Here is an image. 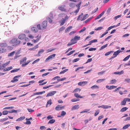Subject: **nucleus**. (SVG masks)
Segmentation results:
<instances>
[{
    "label": "nucleus",
    "mask_w": 130,
    "mask_h": 130,
    "mask_svg": "<svg viewBox=\"0 0 130 130\" xmlns=\"http://www.w3.org/2000/svg\"><path fill=\"white\" fill-rule=\"evenodd\" d=\"M27 59V58L26 57L23 58L20 61V64H22L23 62L25 61Z\"/></svg>",
    "instance_id": "5701e85b"
},
{
    "label": "nucleus",
    "mask_w": 130,
    "mask_h": 130,
    "mask_svg": "<svg viewBox=\"0 0 130 130\" xmlns=\"http://www.w3.org/2000/svg\"><path fill=\"white\" fill-rule=\"evenodd\" d=\"M66 114V112H65L64 111H63L61 112V116H64Z\"/></svg>",
    "instance_id": "6e6d98bb"
},
{
    "label": "nucleus",
    "mask_w": 130,
    "mask_h": 130,
    "mask_svg": "<svg viewBox=\"0 0 130 130\" xmlns=\"http://www.w3.org/2000/svg\"><path fill=\"white\" fill-rule=\"evenodd\" d=\"M79 108L78 105H75L74 106H73L72 108V110H75L76 109H77Z\"/></svg>",
    "instance_id": "f3484780"
},
{
    "label": "nucleus",
    "mask_w": 130,
    "mask_h": 130,
    "mask_svg": "<svg viewBox=\"0 0 130 130\" xmlns=\"http://www.w3.org/2000/svg\"><path fill=\"white\" fill-rule=\"evenodd\" d=\"M8 113V111L7 110H4L3 112V114L4 115H7Z\"/></svg>",
    "instance_id": "603ef678"
},
{
    "label": "nucleus",
    "mask_w": 130,
    "mask_h": 130,
    "mask_svg": "<svg viewBox=\"0 0 130 130\" xmlns=\"http://www.w3.org/2000/svg\"><path fill=\"white\" fill-rule=\"evenodd\" d=\"M66 79V77H64L63 78L60 79H57V80L58 81H63L65 80Z\"/></svg>",
    "instance_id": "69168bd1"
},
{
    "label": "nucleus",
    "mask_w": 130,
    "mask_h": 130,
    "mask_svg": "<svg viewBox=\"0 0 130 130\" xmlns=\"http://www.w3.org/2000/svg\"><path fill=\"white\" fill-rule=\"evenodd\" d=\"M75 4L73 3H71L70 4V7L72 8H73L75 6Z\"/></svg>",
    "instance_id": "2f4dec72"
},
{
    "label": "nucleus",
    "mask_w": 130,
    "mask_h": 130,
    "mask_svg": "<svg viewBox=\"0 0 130 130\" xmlns=\"http://www.w3.org/2000/svg\"><path fill=\"white\" fill-rule=\"evenodd\" d=\"M121 15H119L116 16L114 17V19L115 20H116L118 18H119L121 17Z\"/></svg>",
    "instance_id": "e2e57ef3"
},
{
    "label": "nucleus",
    "mask_w": 130,
    "mask_h": 130,
    "mask_svg": "<svg viewBox=\"0 0 130 130\" xmlns=\"http://www.w3.org/2000/svg\"><path fill=\"white\" fill-rule=\"evenodd\" d=\"M56 49L55 48L49 49L47 50V52H52Z\"/></svg>",
    "instance_id": "de8ad7c7"
},
{
    "label": "nucleus",
    "mask_w": 130,
    "mask_h": 130,
    "mask_svg": "<svg viewBox=\"0 0 130 130\" xmlns=\"http://www.w3.org/2000/svg\"><path fill=\"white\" fill-rule=\"evenodd\" d=\"M104 11H103L101 14H100L96 17V18L95 19V20H96L100 18L104 14Z\"/></svg>",
    "instance_id": "4468645a"
},
{
    "label": "nucleus",
    "mask_w": 130,
    "mask_h": 130,
    "mask_svg": "<svg viewBox=\"0 0 130 130\" xmlns=\"http://www.w3.org/2000/svg\"><path fill=\"white\" fill-rule=\"evenodd\" d=\"M130 57V55H128L126 57H125L123 60V61H126L128 60Z\"/></svg>",
    "instance_id": "c03bdc74"
},
{
    "label": "nucleus",
    "mask_w": 130,
    "mask_h": 130,
    "mask_svg": "<svg viewBox=\"0 0 130 130\" xmlns=\"http://www.w3.org/2000/svg\"><path fill=\"white\" fill-rule=\"evenodd\" d=\"M68 69H66L65 70H63V71L60 72L59 73V74H63L64 73H65V72H67V71H68Z\"/></svg>",
    "instance_id": "58836bf2"
},
{
    "label": "nucleus",
    "mask_w": 130,
    "mask_h": 130,
    "mask_svg": "<svg viewBox=\"0 0 130 130\" xmlns=\"http://www.w3.org/2000/svg\"><path fill=\"white\" fill-rule=\"evenodd\" d=\"M117 81L116 79H112L111 81H110V83L112 84H114L116 83Z\"/></svg>",
    "instance_id": "ea45409f"
},
{
    "label": "nucleus",
    "mask_w": 130,
    "mask_h": 130,
    "mask_svg": "<svg viewBox=\"0 0 130 130\" xmlns=\"http://www.w3.org/2000/svg\"><path fill=\"white\" fill-rule=\"evenodd\" d=\"M8 119V118L7 117H6L5 118L1 119L0 120V121L3 122L7 120Z\"/></svg>",
    "instance_id": "79ce46f5"
},
{
    "label": "nucleus",
    "mask_w": 130,
    "mask_h": 130,
    "mask_svg": "<svg viewBox=\"0 0 130 130\" xmlns=\"http://www.w3.org/2000/svg\"><path fill=\"white\" fill-rule=\"evenodd\" d=\"M72 26H70L67 28L65 30V33H67V32L69 31L70 29H72Z\"/></svg>",
    "instance_id": "412c9836"
},
{
    "label": "nucleus",
    "mask_w": 130,
    "mask_h": 130,
    "mask_svg": "<svg viewBox=\"0 0 130 130\" xmlns=\"http://www.w3.org/2000/svg\"><path fill=\"white\" fill-rule=\"evenodd\" d=\"M52 104V102L51 101V99H50L47 101L46 106V107H47V106L49 104L50 105H51Z\"/></svg>",
    "instance_id": "7c9ffc66"
},
{
    "label": "nucleus",
    "mask_w": 130,
    "mask_h": 130,
    "mask_svg": "<svg viewBox=\"0 0 130 130\" xmlns=\"http://www.w3.org/2000/svg\"><path fill=\"white\" fill-rule=\"evenodd\" d=\"M66 21L63 18H62V20H61V23L60 24V26H61L64 24V23Z\"/></svg>",
    "instance_id": "cd10ccee"
},
{
    "label": "nucleus",
    "mask_w": 130,
    "mask_h": 130,
    "mask_svg": "<svg viewBox=\"0 0 130 130\" xmlns=\"http://www.w3.org/2000/svg\"><path fill=\"white\" fill-rule=\"evenodd\" d=\"M81 89L79 88H77L75 89L74 91L73 92H80V91Z\"/></svg>",
    "instance_id": "4c0bfd02"
},
{
    "label": "nucleus",
    "mask_w": 130,
    "mask_h": 130,
    "mask_svg": "<svg viewBox=\"0 0 130 130\" xmlns=\"http://www.w3.org/2000/svg\"><path fill=\"white\" fill-rule=\"evenodd\" d=\"M107 45H108V44H106L105 45H103V46H102L101 47L100 50H102V49L105 48V47H106L107 46Z\"/></svg>",
    "instance_id": "37998d69"
},
{
    "label": "nucleus",
    "mask_w": 130,
    "mask_h": 130,
    "mask_svg": "<svg viewBox=\"0 0 130 130\" xmlns=\"http://www.w3.org/2000/svg\"><path fill=\"white\" fill-rule=\"evenodd\" d=\"M86 29V28L85 27H83V28L81 30H80L79 31V33H81V32L84 31Z\"/></svg>",
    "instance_id": "13d9d810"
},
{
    "label": "nucleus",
    "mask_w": 130,
    "mask_h": 130,
    "mask_svg": "<svg viewBox=\"0 0 130 130\" xmlns=\"http://www.w3.org/2000/svg\"><path fill=\"white\" fill-rule=\"evenodd\" d=\"M126 101L125 98H124L123 100L122 101L121 103V105H124L126 104Z\"/></svg>",
    "instance_id": "dca6fc26"
},
{
    "label": "nucleus",
    "mask_w": 130,
    "mask_h": 130,
    "mask_svg": "<svg viewBox=\"0 0 130 130\" xmlns=\"http://www.w3.org/2000/svg\"><path fill=\"white\" fill-rule=\"evenodd\" d=\"M37 27L38 30H40L42 29V27H41L40 25L38 24L37 25Z\"/></svg>",
    "instance_id": "09e8293b"
},
{
    "label": "nucleus",
    "mask_w": 130,
    "mask_h": 130,
    "mask_svg": "<svg viewBox=\"0 0 130 130\" xmlns=\"http://www.w3.org/2000/svg\"><path fill=\"white\" fill-rule=\"evenodd\" d=\"M25 118V117L24 116H22L20 118L16 120V121H22Z\"/></svg>",
    "instance_id": "a211bd4d"
},
{
    "label": "nucleus",
    "mask_w": 130,
    "mask_h": 130,
    "mask_svg": "<svg viewBox=\"0 0 130 130\" xmlns=\"http://www.w3.org/2000/svg\"><path fill=\"white\" fill-rule=\"evenodd\" d=\"M100 111V110H97L95 111V113L94 115L96 116H97L99 113Z\"/></svg>",
    "instance_id": "a19ab883"
},
{
    "label": "nucleus",
    "mask_w": 130,
    "mask_h": 130,
    "mask_svg": "<svg viewBox=\"0 0 130 130\" xmlns=\"http://www.w3.org/2000/svg\"><path fill=\"white\" fill-rule=\"evenodd\" d=\"M124 73V71L123 70H122L120 72H115L114 74H118L119 75H121L122 74H123Z\"/></svg>",
    "instance_id": "2eb2a0df"
},
{
    "label": "nucleus",
    "mask_w": 130,
    "mask_h": 130,
    "mask_svg": "<svg viewBox=\"0 0 130 130\" xmlns=\"http://www.w3.org/2000/svg\"><path fill=\"white\" fill-rule=\"evenodd\" d=\"M15 53V51H13L10 53H9L8 55V56H13Z\"/></svg>",
    "instance_id": "f704fd0d"
},
{
    "label": "nucleus",
    "mask_w": 130,
    "mask_h": 130,
    "mask_svg": "<svg viewBox=\"0 0 130 130\" xmlns=\"http://www.w3.org/2000/svg\"><path fill=\"white\" fill-rule=\"evenodd\" d=\"M111 106H110L105 105H102V108L104 109H107L110 108Z\"/></svg>",
    "instance_id": "a878e982"
},
{
    "label": "nucleus",
    "mask_w": 130,
    "mask_h": 130,
    "mask_svg": "<svg viewBox=\"0 0 130 130\" xmlns=\"http://www.w3.org/2000/svg\"><path fill=\"white\" fill-rule=\"evenodd\" d=\"M10 63V61L7 62H6L2 64V67H3V68H5V67L8 64H9Z\"/></svg>",
    "instance_id": "4be33fe9"
},
{
    "label": "nucleus",
    "mask_w": 130,
    "mask_h": 130,
    "mask_svg": "<svg viewBox=\"0 0 130 130\" xmlns=\"http://www.w3.org/2000/svg\"><path fill=\"white\" fill-rule=\"evenodd\" d=\"M41 37V36H40L38 38L34 40L33 39V40L34 41V43H36V42H38L39 40L40 39Z\"/></svg>",
    "instance_id": "c9c22d12"
},
{
    "label": "nucleus",
    "mask_w": 130,
    "mask_h": 130,
    "mask_svg": "<svg viewBox=\"0 0 130 130\" xmlns=\"http://www.w3.org/2000/svg\"><path fill=\"white\" fill-rule=\"evenodd\" d=\"M96 50V48L91 47L89 49V51H95Z\"/></svg>",
    "instance_id": "0e129e2a"
},
{
    "label": "nucleus",
    "mask_w": 130,
    "mask_h": 130,
    "mask_svg": "<svg viewBox=\"0 0 130 130\" xmlns=\"http://www.w3.org/2000/svg\"><path fill=\"white\" fill-rule=\"evenodd\" d=\"M130 126V124H126L123 126L122 128L123 129H125L127 128Z\"/></svg>",
    "instance_id": "c85d7f7f"
},
{
    "label": "nucleus",
    "mask_w": 130,
    "mask_h": 130,
    "mask_svg": "<svg viewBox=\"0 0 130 130\" xmlns=\"http://www.w3.org/2000/svg\"><path fill=\"white\" fill-rule=\"evenodd\" d=\"M75 43V42L72 43V42H70L67 45L68 46H70L71 45L74 44Z\"/></svg>",
    "instance_id": "4d7b16f0"
},
{
    "label": "nucleus",
    "mask_w": 130,
    "mask_h": 130,
    "mask_svg": "<svg viewBox=\"0 0 130 130\" xmlns=\"http://www.w3.org/2000/svg\"><path fill=\"white\" fill-rule=\"evenodd\" d=\"M6 50L4 48H0V53H2L6 52Z\"/></svg>",
    "instance_id": "393cba45"
},
{
    "label": "nucleus",
    "mask_w": 130,
    "mask_h": 130,
    "mask_svg": "<svg viewBox=\"0 0 130 130\" xmlns=\"http://www.w3.org/2000/svg\"><path fill=\"white\" fill-rule=\"evenodd\" d=\"M117 86H110V88L109 89H110V90H111L112 89H114L117 88Z\"/></svg>",
    "instance_id": "338daca9"
},
{
    "label": "nucleus",
    "mask_w": 130,
    "mask_h": 130,
    "mask_svg": "<svg viewBox=\"0 0 130 130\" xmlns=\"http://www.w3.org/2000/svg\"><path fill=\"white\" fill-rule=\"evenodd\" d=\"M7 46V44L5 43H0V46L1 47H5Z\"/></svg>",
    "instance_id": "9b49d317"
},
{
    "label": "nucleus",
    "mask_w": 130,
    "mask_h": 130,
    "mask_svg": "<svg viewBox=\"0 0 130 130\" xmlns=\"http://www.w3.org/2000/svg\"><path fill=\"white\" fill-rule=\"evenodd\" d=\"M55 122V120L54 119H52L50 120L48 122V124H52Z\"/></svg>",
    "instance_id": "e433bc0d"
},
{
    "label": "nucleus",
    "mask_w": 130,
    "mask_h": 130,
    "mask_svg": "<svg viewBox=\"0 0 130 130\" xmlns=\"http://www.w3.org/2000/svg\"><path fill=\"white\" fill-rule=\"evenodd\" d=\"M26 35L23 34H22L18 36V38L21 40H22L24 39Z\"/></svg>",
    "instance_id": "6e6552de"
},
{
    "label": "nucleus",
    "mask_w": 130,
    "mask_h": 130,
    "mask_svg": "<svg viewBox=\"0 0 130 130\" xmlns=\"http://www.w3.org/2000/svg\"><path fill=\"white\" fill-rule=\"evenodd\" d=\"M103 28V27H98L95 29V30H100Z\"/></svg>",
    "instance_id": "864d4df0"
},
{
    "label": "nucleus",
    "mask_w": 130,
    "mask_h": 130,
    "mask_svg": "<svg viewBox=\"0 0 130 130\" xmlns=\"http://www.w3.org/2000/svg\"><path fill=\"white\" fill-rule=\"evenodd\" d=\"M66 6L65 5H62L59 6L58 7V9L60 10L63 11H66V9H65V7Z\"/></svg>",
    "instance_id": "7ed1b4c3"
},
{
    "label": "nucleus",
    "mask_w": 130,
    "mask_h": 130,
    "mask_svg": "<svg viewBox=\"0 0 130 130\" xmlns=\"http://www.w3.org/2000/svg\"><path fill=\"white\" fill-rule=\"evenodd\" d=\"M53 12L52 11L50 12V14L49 15V16L48 18H51L52 19H53Z\"/></svg>",
    "instance_id": "473e14b6"
},
{
    "label": "nucleus",
    "mask_w": 130,
    "mask_h": 130,
    "mask_svg": "<svg viewBox=\"0 0 130 130\" xmlns=\"http://www.w3.org/2000/svg\"><path fill=\"white\" fill-rule=\"evenodd\" d=\"M21 43V41L18 40L17 38H16L12 39L10 41V43L14 46H16L19 45Z\"/></svg>",
    "instance_id": "f257e3e1"
},
{
    "label": "nucleus",
    "mask_w": 130,
    "mask_h": 130,
    "mask_svg": "<svg viewBox=\"0 0 130 130\" xmlns=\"http://www.w3.org/2000/svg\"><path fill=\"white\" fill-rule=\"evenodd\" d=\"M113 52V51H109L106 53L105 55L106 56H108L110 55L111 53H112Z\"/></svg>",
    "instance_id": "49530a36"
},
{
    "label": "nucleus",
    "mask_w": 130,
    "mask_h": 130,
    "mask_svg": "<svg viewBox=\"0 0 130 130\" xmlns=\"http://www.w3.org/2000/svg\"><path fill=\"white\" fill-rule=\"evenodd\" d=\"M105 80V79H98L97 81L96 82L98 83H100L101 82L104 81Z\"/></svg>",
    "instance_id": "5fc2aeb1"
},
{
    "label": "nucleus",
    "mask_w": 130,
    "mask_h": 130,
    "mask_svg": "<svg viewBox=\"0 0 130 130\" xmlns=\"http://www.w3.org/2000/svg\"><path fill=\"white\" fill-rule=\"evenodd\" d=\"M74 96L77 98H82L83 96H81L79 94L77 93H75L74 94Z\"/></svg>",
    "instance_id": "6ab92c4d"
},
{
    "label": "nucleus",
    "mask_w": 130,
    "mask_h": 130,
    "mask_svg": "<svg viewBox=\"0 0 130 130\" xmlns=\"http://www.w3.org/2000/svg\"><path fill=\"white\" fill-rule=\"evenodd\" d=\"M20 70V69H14L12 70L11 71V72L12 73V72H17L19 71Z\"/></svg>",
    "instance_id": "a18cd8bd"
},
{
    "label": "nucleus",
    "mask_w": 130,
    "mask_h": 130,
    "mask_svg": "<svg viewBox=\"0 0 130 130\" xmlns=\"http://www.w3.org/2000/svg\"><path fill=\"white\" fill-rule=\"evenodd\" d=\"M12 66L6 68L7 70V71L10 70L12 69Z\"/></svg>",
    "instance_id": "774afa93"
},
{
    "label": "nucleus",
    "mask_w": 130,
    "mask_h": 130,
    "mask_svg": "<svg viewBox=\"0 0 130 130\" xmlns=\"http://www.w3.org/2000/svg\"><path fill=\"white\" fill-rule=\"evenodd\" d=\"M39 59H38L36 60H35V61H34L32 63V64H34L35 63H37L38 62V61L40 60Z\"/></svg>",
    "instance_id": "8fccbe9b"
},
{
    "label": "nucleus",
    "mask_w": 130,
    "mask_h": 130,
    "mask_svg": "<svg viewBox=\"0 0 130 130\" xmlns=\"http://www.w3.org/2000/svg\"><path fill=\"white\" fill-rule=\"evenodd\" d=\"M122 52V51H121L120 50H119L117 51L114 52L113 54V55L116 57L120 52Z\"/></svg>",
    "instance_id": "9d476101"
},
{
    "label": "nucleus",
    "mask_w": 130,
    "mask_h": 130,
    "mask_svg": "<svg viewBox=\"0 0 130 130\" xmlns=\"http://www.w3.org/2000/svg\"><path fill=\"white\" fill-rule=\"evenodd\" d=\"M92 18H93V17H90V18H89L87 20H86V21H85V23H87L88 22H89L92 19Z\"/></svg>",
    "instance_id": "bf43d9fd"
},
{
    "label": "nucleus",
    "mask_w": 130,
    "mask_h": 130,
    "mask_svg": "<svg viewBox=\"0 0 130 130\" xmlns=\"http://www.w3.org/2000/svg\"><path fill=\"white\" fill-rule=\"evenodd\" d=\"M31 29L32 31L35 32H37L38 31V29L36 27H32Z\"/></svg>",
    "instance_id": "f8f14e48"
},
{
    "label": "nucleus",
    "mask_w": 130,
    "mask_h": 130,
    "mask_svg": "<svg viewBox=\"0 0 130 130\" xmlns=\"http://www.w3.org/2000/svg\"><path fill=\"white\" fill-rule=\"evenodd\" d=\"M8 111V113H11L13 112H15L17 113L18 112L17 110H15L14 109H12L11 110H9Z\"/></svg>",
    "instance_id": "aec40b11"
},
{
    "label": "nucleus",
    "mask_w": 130,
    "mask_h": 130,
    "mask_svg": "<svg viewBox=\"0 0 130 130\" xmlns=\"http://www.w3.org/2000/svg\"><path fill=\"white\" fill-rule=\"evenodd\" d=\"M128 109V108L127 107H124L122 108L120 110V111L121 112H123L125 111L126 110Z\"/></svg>",
    "instance_id": "bb28decb"
},
{
    "label": "nucleus",
    "mask_w": 130,
    "mask_h": 130,
    "mask_svg": "<svg viewBox=\"0 0 130 130\" xmlns=\"http://www.w3.org/2000/svg\"><path fill=\"white\" fill-rule=\"evenodd\" d=\"M79 99H73L71 100V101L72 102H75L78 101H79Z\"/></svg>",
    "instance_id": "052dcab7"
},
{
    "label": "nucleus",
    "mask_w": 130,
    "mask_h": 130,
    "mask_svg": "<svg viewBox=\"0 0 130 130\" xmlns=\"http://www.w3.org/2000/svg\"><path fill=\"white\" fill-rule=\"evenodd\" d=\"M56 55L55 54H53L48 56L45 60V62H47L48 60L50 59H52L54 58Z\"/></svg>",
    "instance_id": "39448f33"
},
{
    "label": "nucleus",
    "mask_w": 130,
    "mask_h": 130,
    "mask_svg": "<svg viewBox=\"0 0 130 130\" xmlns=\"http://www.w3.org/2000/svg\"><path fill=\"white\" fill-rule=\"evenodd\" d=\"M44 50L43 49H41L39 51L38 54L37 55H35V56H40V54H42L44 52Z\"/></svg>",
    "instance_id": "1a4fd4ad"
},
{
    "label": "nucleus",
    "mask_w": 130,
    "mask_h": 130,
    "mask_svg": "<svg viewBox=\"0 0 130 130\" xmlns=\"http://www.w3.org/2000/svg\"><path fill=\"white\" fill-rule=\"evenodd\" d=\"M21 76V75H20L15 76L13 78V80H12L11 81V82L12 83H14L15 82H17L18 81V80L16 78L20 77Z\"/></svg>",
    "instance_id": "20e7f679"
},
{
    "label": "nucleus",
    "mask_w": 130,
    "mask_h": 130,
    "mask_svg": "<svg viewBox=\"0 0 130 130\" xmlns=\"http://www.w3.org/2000/svg\"><path fill=\"white\" fill-rule=\"evenodd\" d=\"M81 4V2H80L79 3V4L78 5H76V6L77 7V9H79L80 7V5Z\"/></svg>",
    "instance_id": "680f3d73"
},
{
    "label": "nucleus",
    "mask_w": 130,
    "mask_h": 130,
    "mask_svg": "<svg viewBox=\"0 0 130 130\" xmlns=\"http://www.w3.org/2000/svg\"><path fill=\"white\" fill-rule=\"evenodd\" d=\"M91 88L93 90H94L95 89H98L99 87L97 85H94L92 86Z\"/></svg>",
    "instance_id": "b1692460"
},
{
    "label": "nucleus",
    "mask_w": 130,
    "mask_h": 130,
    "mask_svg": "<svg viewBox=\"0 0 130 130\" xmlns=\"http://www.w3.org/2000/svg\"><path fill=\"white\" fill-rule=\"evenodd\" d=\"M47 26V21H44L42 23L41 26L42 30L45 29Z\"/></svg>",
    "instance_id": "f03ea898"
},
{
    "label": "nucleus",
    "mask_w": 130,
    "mask_h": 130,
    "mask_svg": "<svg viewBox=\"0 0 130 130\" xmlns=\"http://www.w3.org/2000/svg\"><path fill=\"white\" fill-rule=\"evenodd\" d=\"M88 15L87 14H85L83 16V18L81 19V21H82L85 20L88 17Z\"/></svg>",
    "instance_id": "ddd939ff"
},
{
    "label": "nucleus",
    "mask_w": 130,
    "mask_h": 130,
    "mask_svg": "<svg viewBox=\"0 0 130 130\" xmlns=\"http://www.w3.org/2000/svg\"><path fill=\"white\" fill-rule=\"evenodd\" d=\"M87 81L80 82L78 83V85L79 86H84L87 84Z\"/></svg>",
    "instance_id": "423d86ee"
},
{
    "label": "nucleus",
    "mask_w": 130,
    "mask_h": 130,
    "mask_svg": "<svg viewBox=\"0 0 130 130\" xmlns=\"http://www.w3.org/2000/svg\"><path fill=\"white\" fill-rule=\"evenodd\" d=\"M56 92V91H53L51 92L48 93L47 94L46 96V97L51 96L55 94Z\"/></svg>",
    "instance_id": "0eeeda50"
},
{
    "label": "nucleus",
    "mask_w": 130,
    "mask_h": 130,
    "mask_svg": "<svg viewBox=\"0 0 130 130\" xmlns=\"http://www.w3.org/2000/svg\"><path fill=\"white\" fill-rule=\"evenodd\" d=\"M65 29V27L64 26H62L61 28L59 29V32H61Z\"/></svg>",
    "instance_id": "3c124183"
},
{
    "label": "nucleus",
    "mask_w": 130,
    "mask_h": 130,
    "mask_svg": "<svg viewBox=\"0 0 130 130\" xmlns=\"http://www.w3.org/2000/svg\"><path fill=\"white\" fill-rule=\"evenodd\" d=\"M56 110H61V108L60 105H57L55 108Z\"/></svg>",
    "instance_id": "c756f323"
},
{
    "label": "nucleus",
    "mask_w": 130,
    "mask_h": 130,
    "mask_svg": "<svg viewBox=\"0 0 130 130\" xmlns=\"http://www.w3.org/2000/svg\"><path fill=\"white\" fill-rule=\"evenodd\" d=\"M80 39V37L79 36H75L74 38V40H76L77 41V40H79Z\"/></svg>",
    "instance_id": "72a5a7b5"
}]
</instances>
